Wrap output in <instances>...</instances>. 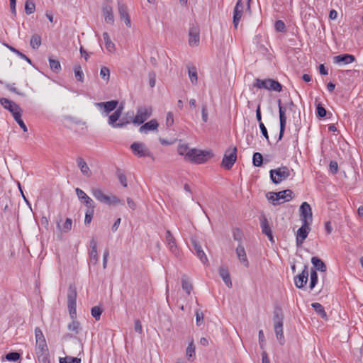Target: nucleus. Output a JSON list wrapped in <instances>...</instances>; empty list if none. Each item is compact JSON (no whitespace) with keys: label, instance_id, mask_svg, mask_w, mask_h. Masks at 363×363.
Wrapping results in <instances>:
<instances>
[{"label":"nucleus","instance_id":"nucleus-1","mask_svg":"<svg viewBox=\"0 0 363 363\" xmlns=\"http://www.w3.org/2000/svg\"><path fill=\"white\" fill-rule=\"evenodd\" d=\"M77 292L75 286L69 285L67 291V308L69 313L72 319V322L68 324L67 328L69 330L74 332L75 334H79L81 330V325L79 321L77 320Z\"/></svg>","mask_w":363,"mask_h":363},{"label":"nucleus","instance_id":"nucleus-2","mask_svg":"<svg viewBox=\"0 0 363 363\" xmlns=\"http://www.w3.org/2000/svg\"><path fill=\"white\" fill-rule=\"evenodd\" d=\"M91 193L93 196L99 202L107 205H117L119 203L123 204V202L119 199L116 196H108L104 194L101 189L98 188H91Z\"/></svg>","mask_w":363,"mask_h":363},{"label":"nucleus","instance_id":"nucleus-3","mask_svg":"<svg viewBox=\"0 0 363 363\" xmlns=\"http://www.w3.org/2000/svg\"><path fill=\"white\" fill-rule=\"evenodd\" d=\"M254 86L257 89H264L269 91H274L277 92H281L282 91V85L278 81L272 79H257L254 84Z\"/></svg>","mask_w":363,"mask_h":363},{"label":"nucleus","instance_id":"nucleus-4","mask_svg":"<svg viewBox=\"0 0 363 363\" xmlns=\"http://www.w3.org/2000/svg\"><path fill=\"white\" fill-rule=\"evenodd\" d=\"M270 178L275 184H280L282 181L286 180L291 175V171L286 166H281L277 169L269 171Z\"/></svg>","mask_w":363,"mask_h":363},{"label":"nucleus","instance_id":"nucleus-5","mask_svg":"<svg viewBox=\"0 0 363 363\" xmlns=\"http://www.w3.org/2000/svg\"><path fill=\"white\" fill-rule=\"evenodd\" d=\"M211 156L209 151L198 150L196 149L189 150L186 154V158L193 162L201 164L206 162Z\"/></svg>","mask_w":363,"mask_h":363},{"label":"nucleus","instance_id":"nucleus-6","mask_svg":"<svg viewBox=\"0 0 363 363\" xmlns=\"http://www.w3.org/2000/svg\"><path fill=\"white\" fill-rule=\"evenodd\" d=\"M237 151L238 149L236 147H233L232 148H229L226 150L225 152L221 165L225 169H230L235 162L237 160Z\"/></svg>","mask_w":363,"mask_h":363},{"label":"nucleus","instance_id":"nucleus-7","mask_svg":"<svg viewBox=\"0 0 363 363\" xmlns=\"http://www.w3.org/2000/svg\"><path fill=\"white\" fill-rule=\"evenodd\" d=\"M152 115V108L150 107H139L137 113L132 119V122L135 125H140L143 123Z\"/></svg>","mask_w":363,"mask_h":363},{"label":"nucleus","instance_id":"nucleus-8","mask_svg":"<svg viewBox=\"0 0 363 363\" xmlns=\"http://www.w3.org/2000/svg\"><path fill=\"white\" fill-rule=\"evenodd\" d=\"M123 106H119L111 115L108 117V123L114 128H123L126 124L129 123V121H124V118H122L120 123H116L122 114Z\"/></svg>","mask_w":363,"mask_h":363},{"label":"nucleus","instance_id":"nucleus-9","mask_svg":"<svg viewBox=\"0 0 363 363\" xmlns=\"http://www.w3.org/2000/svg\"><path fill=\"white\" fill-rule=\"evenodd\" d=\"M130 149L135 155L139 157H151L152 153L143 143L135 142L130 145Z\"/></svg>","mask_w":363,"mask_h":363},{"label":"nucleus","instance_id":"nucleus-10","mask_svg":"<svg viewBox=\"0 0 363 363\" xmlns=\"http://www.w3.org/2000/svg\"><path fill=\"white\" fill-rule=\"evenodd\" d=\"M189 44L191 47L198 46L200 42V28L197 25H192L189 31Z\"/></svg>","mask_w":363,"mask_h":363},{"label":"nucleus","instance_id":"nucleus-11","mask_svg":"<svg viewBox=\"0 0 363 363\" xmlns=\"http://www.w3.org/2000/svg\"><path fill=\"white\" fill-rule=\"evenodd\" d=\"M300 216L303 223H310L312 222V209L307 202H303L300 206Z\"/></svg>","mask_w":363,"mask_h":363},{"label":"nucleus","instance_id":"nucleus-12","mask_svg":"<svg viewBox=\"0 0 363 363\" xmlns=\"http://www.w3.org/2000/svg\"><path fill=\"white\" fill-rule=\"evenodd\" d=\"M279 106V114L280 121V131L279 135V140H281L284 134L286 124V108L281 105V99L278 100Z\"/></svg>","mask_w":363,"mask_h":363},{"label":"nucleus","instance_id":"nucleus-13","mask_svg":"<svg viewBox=\"0 0 363 363\" xmlns=\"http://www.w3.org/2000/svg\"><path fill=\"white\" fill-rule=\"evenodd\" d=\"M191 242L193 246V250L195 252V254L201 262L203 264L208 262V258L203 252L201 244L194 238H191Z\"/></svg>","mask_w":363,"mask_h":363},{"label":"nucleus","instance_id":"nucleus-14","mask_svg":"<svg viewBox=\"0 0 363 363\" xmlns=\"http://www.w3.org/2000/svg\"><path fill=\"white\" fill-rule=\"evenodd\" d=\"M309 225L310 223L305 224V223H303L302 226L297 230L296 238L297 246L301 245L305 239L307 238L310 231Z\"/></svg>","mask_w":363,"mask_h":363},{"label":"nucleus","instance_id":"nucleus-15","mask_svg":"<svg viewBox=\"0 0 363 363\" xmlns=\"http://www.w3.org/2000/svg\"><path fill=\"white\" fill-rule=\"evenodd\" d=\"M308 279V268L307 265L304 266L302 272L294 277V284L298 289L303 288Z\"/></svg>","mask_w":363,"mask_h":363},{"label":"nucleus","instance_id":"nucleus-16","mask_svg":"<svg viewBox=\"0 0 363 363\" xmlns=\"http://www.w3.org/2000/svg\"><path fill=\"white\" fill-rule=\"evenodd\" d=\"M76 194L79 199L86 206L87 208H95L94 201L81 189H75Z\"/></svg>","mask_w":363,"mask_h":363},{"label":"nucleus","instance_id":"nucleus-17","mask_svg":"<svg viewBox=\"0 0 363 363\" xmlns=\"http://www.w3.org/2000/svg\"><path fill=\"white\" fill-rule=\"evenodd\" d=\"M333 62L337 65H348L356 60L355 57L350 54H342L333 57Z\"/></svg>","mask_w":363,"mask_h":363},{"label":"nucleus","instance_id":"nucleus-18","mask_svg":"<svg viewBox=\"0 0 363 363\" xmlns=\"http://www.w3.org/2000/svg\"><path fill=\"white\" fill-rule=\"evenodd\" d=\"M166 242L169 247V250L176 256L179 255V250L176 243V240L171 231L167 230L166 231Z\"/></svg>","mask_w":363,"mask_h":363},{"label":"nucleus","instance_id":"nucleus-19","mask_svg":"<svg viewBox=\"0 0 363 363\" xmlns=\"http://www.w3.org/2000/svg\"><path fill=\"white\" fill-rule=\"evenodd\" d=\"M118 101L111 100L106 102H98L95 104V106L99 108H104V111L106 115L115 110L118 106Z\"/></svg>","mask_w":363,"mask_h":363},{"label":"nucleus","instance_id":"nucleus-20","mask_svg":"<svg viewBox=\"0 0 363 363\" xmlns=\"http://www.w3.org/2000/svg\"><path fill=\"white\" fill-rule=\"evenodd\" d=\"M244 4L240 1H238L233 11V25L236 28L239 24L240 20L242 16Z\"/></svg>","mask_w":363,"mask_h":363},{"label":"nucleus","instance_id":"nucleus-21","mask_svg":"<svg viewBox=\"0 0 363 363\" xmlns=\"http://www.w3.org/2000/svg\"><path fill=\"white\" fill-rule=\"evenodd\" d=\"M118 13L121 18L125 21V25L130 28L131 26L130 18L128 13L127 6L123 3L118 2Z\"/></svg>","mask_w":363,"mask_h":363},{"label":"nucleus","instance_id":"nucleus-22","mask_svg":"<svg viewBox=\"0 0 363 363\" xmlns=\"http://www.w3.org/2000/svg\"><path fill=\"white\" fill-rule=\"evenodd\" d=\"M159 123L155 119H152L145 124L142 125L139 131L143 133H147L149 131L155 130L157 129Z\"/></svg>","mask_w":363,"mask_h":363},{"label":"nucleus","instance_id":"nucleus-23","mask_svg":"<svg viewBox=\"0 0 363 363\" xmlns=\"http://www.w3.org/2000/svg\"><path fill=\"white\" fill-rule=\"evenodd\" d=\"M236 254L240 262L246 267H249V262L247 258L245 250L241 244H239L236 248Z\"/></svg>","mask_w":363,"mask_h":363},{"label":"nucleus","instance_id":"nucleus-24","mask_svg":"<svg viewBox=\"0 0 363 363\" xmlns=\"http://www.w3.org/2000/svg\"><path fill=\"white\" fill-rule=\"evenodd\" d=\"M284 315L280 307H276L273 312L274 327L283 326Z\"/></svg>","mask_w":363,"mask_h":363},{"label":"nucleus","instance_id":"nucleus-25","mask_svg":"<svg viewBox=\"0 0 363 363\" xmlns=\"http://www.w3.org/2000/svg\"><path fill=\"white\" fill-rule=\"evenodd\" d=\"M276 195V199L277 201L283 200L284 201H289L293 198V191L290 189H286L274 194Z\"/></svg>","mask_w":363,"mask_h":363},{"label":"nucleus","instance_id":"nucleus-26","mask_svg":"<svg viewBox=\"0 0 363 363\" xmlns=\"http://www.w3.org/2000/svg\"><path fill=\"white\" fill-rule=\"evenodd\" d=\"M260 225H261L262 233L264 234L265 235H267L269 240L273 241L272 230L269 227L268 220L265 217H263L261 219Z\"/></svg>","mask_w":363,"mask_h":363},{"label":"nucleus","instance_id":"nucleus-27","mask_svg":"<svg viewBox=\"0 0 363 363\" xmlns=\"http://www.w3.org/2000/svg\"><path fill=\"white\" fill-rule=\"evenodd\" d=\"M0 104L4 106V108L8 111H9L11 113L13 111H16L18 109V105L16 104L13 101H11L6 98H1L0 99Z\"/></svg>","mask_w":363,"mask_h":363},{"label":"nucleus","instance_id":"nucleus-28","mask_svg":"<svg viewBox=\"0 0 363 363\" xmlns=\"http://www.w3.org/2000/svg\"><path fill=\"white\" fill-rule=\"evenodd\" d=\"M103 13H104L105 21L107 23L113 24L114 22V16H113V10H112L111 6L109 5L104 6Z\"/></svg>","mask_w":363,"mask_h":363},{"label":"nucleus","instance_id":"nucleus-29","mask_svg":"<svg viewBox=\"0 0 363 363\" xmlns=\"http://www.w3.org/2000/svg\"><path fill=\"white\" fill-rule=\"evenodd\" d=\"M219 275L222 277L224 283L229 288L232 287V281L228 269L226 267H220L218 270Z\"/></svg>","mask_w":363,"mask_h":363},{"label":"nucleus","instance_id":"nucleus-30","mask_svg":"<svg viewBox=\"0 0 363 363\" xmlns=\"http://www.w3.org/2000/svg\"><path fill=\"white\" fill-rule=\"evenodd\" d=\"M77 165H78L79 168L80 169L82 173L84 176L88 177L91 176L89 167L83 158L78 157L77 159Z\"/></svg>","mask_w":363,"mask_h":363},{"label":"nucleus","instance_id":"nucleus-31","mask_svg":"<svg viewBox=\"0 0 363 363\" xmlns=\"http://www.w3.org/2000/svg\"><path fill=\"white\" fill-rule=\"evenodd\" d=\"M311 263L315 268L314 270H319L323 272L326 271V265L319 257H313L311 258Z\"/></svg>","mask_w":363,"mask_h":363},{"label":"nucleus","instance_id":"nucleus-32","mask_svg":"<svg viewBox=\"0 0 363 363\" xmlns=\"http://www.w3.org/2000/svg\"><path fill=\"white\" fill-rule=\"evenodd\" d=\"M188 68V74L189 77L190 79L191 82L193 84H196L198 82V74H197V69L195 66H187Z\"/></svg>","mask_w":363,"mask_h":363},{"label":"nucleus","instance_id":"nucleus-33","mask_svg":"<svg viewBox=\"0 0 363 363\" xmlns=\"http://www.w3.org/2000/svg\"><path fill=\"white\" fill-rule=\"evenodd\" d=\"M48 352V345L46 341L36 342L35 345V353L36 354H44Z\"/></svg>","mask_w":363,"mask_h":363},{"label":"nucleus","instance_id":"nucleus-34","mask_svg":"<svg viewBox=\"0 0 363 363\" xmlns=\"http://www.w3.org/2000/svg\"><path fill=\"white\" fill-rule=\"evenodd\" d=\"M274 332L277 336V339L280 345H283L285 343V339L283 332V326L274 327Z\"/></svg>","mask_w":363,"mask_h":363},{"label":"nucleus","instance_id":"nucleus-35","mask_svg":"<svg viewBox=\"0 0 363 363\" xmlns=\"http://www.w3.org/2000/svg\"><path fill=\"white\" fill-rule=\"evenodd\" d=\"M103 38L105 41L106 48L111 52L115 50V45L111 40L108 33L105 32L103 33Z\"/></svg>","mask_w":363,"mask_h":363},{"label":"nucleus","instance_id":"nucleus-36","mask_svg":"<svg viewBox=\"0 0 363 363\" xmlns=\"http://www.w3.org/2000/svg\"><path fill=\"white\" fill-rule=\"evenodd\" d=\"M311 306L315 311L323 318H327L326 312L324 310L323 306L319 303H313Z\"/></svg>","mask_w":363,"mask_h":363},{"label":"nucleus","instance_id":"nucleus-37","mask_svg":"<svg viewBox=\"0 0 363 363\" xmlns=\"http://www.w3.org/2000/svg\"><path fill=\"white\" fill-rule=\"evenodd\" d=\"M182 287L183 290L187 293V294L189 295L191 294L192 290V285L186 275H184L182 278Z\"/></svg>","mask_w":363,"mask_h":363},{"label":"nucleus","instance_id":"nucleus-38","mask_svg":"<svg viewBox=\"0 0 363 363\" xmlns=\"http://www.w3.org/2000/svg\"><path fill=\"white\" fill-rule=\"evenodd\" d=\"M30 44L33 49H38L41 45L40 36L38 34L33 35L30 39Z\"/></svg>","mask_w":363,"mask_h":363},{"label":"nucleus","instance_id":"nucleus-39","mask_svg":"<svg viewBox=\"0 0 363 363\" xmlns=\"http://www.w3.org/2000/svg\"><path fill=\"white\" fill-rule=\"evenodd\" d=\"M49 64L50 69L55 73H58L61 70V65L58 60L50 57Z\"/></svg>","mask_w":363,"mask_h":363},{"label":"nucleus","instance_id":"nucleus-40","mask_svg":"<svg viewBox=\"0 0 363 363\" xmlns=\"http://www.w3.org/2000/svg\"><path fill=\"white\" fill-rule=\"evenodd\" d=\"M186 353L189 360L191 359H192L193 360L195 358V345L194 344L193 340L189 344L186 348Z\"/></svg>","mask_w":363,"mask_h":363},{"label":"nucleus","instance_id":"nucleus-41","mask_svg":"<svg viewBox=\"0 0 363 363\" xmlns=\"http://www.w3.org/2000/svg\"><path fill=\"white\" fill-rule=\"evenodd\" d=\"M318 282V274L315 270L311 269L310 274V284L309 288L312 290Z\"/></svg>","mask_w":363,"mask_h":363},{"label":"nucleus","instance_id":"nucleus-42","mask_svg":"<svg viewBox=\"0 0 363 363\" xmlns=\"http://www.w3.org/2000/svg\"><path fill=\"white\" fill-rule=\"evenodd\" d=\"M253 165L255 167H261L263 163V157L261 153L255 152L252 158Z\"/></svg>","mask_w":363,"mask_h":363},{"label":"nucleus","instance_id":"nucleus-43","mask_svg":"<svg viewBox=\"0 0 363 363\" xmlns=\"http://www.w3.org/2000/svg\"><path fill=\"white\" fill-rule=\"evenodd\" d=\"M102 312L103 309L98 306H94L91 309V314L96 320H99L100 319Z\"/></svg>","mask_w":363,"mask_h":363},{"label":"nucleus","instance_id":"nucleus-44","mask_svg":"<svg viewBox=\"0 0 363 363\" xmlns=\"http://www.w3.org/2000/svg\"><path fill=\"white\" fill-rule=\"evenodd\" d=\"M35 5L33 1L27 0L25 4V11L26 14L30 15L34 13Z\"/></svg>","mask_w":363,"mask_h":363},{"label":"nucleus","instance_id":"nucleus-45","mask_svg":"<svg viewBox=\"0 0 363 363\" xmlns=\"http://www.w3.org/2000/svg\"><path fill=\"white\" fill-rule=\"evenodd\" d=\"M75 78L81 82H84V73L80 65H76L74 68Z\"/></svg>","mask_w":363,"mask_h":363},{"label":"nucleus","instance_id":"nucleus-46","mask_svg":"<svg viewBox=\"0 0 363 363\" xmlns=\"http://www.w3.org/2000/svg\"><path fill=\"white\" fill-rule=\"evenodd\" d=\"M8 48L11 51L13 52V53L16 54L18 56H19L21 59L26 60V62H28L29 64H31V60L30 58H28L26 55H24L23 53H22L21 52H20L18 50L16 49L15 48L12 47V46H10V45H7Z\"/></svg>","mask_w":363,"mask_h":363},{"label":"nucleus","instance_id":"nucleus-47","mask_svg":"<svg viewBox=\"0 0 363 363\" xmlns=\"http://www.w3.org/2000/svg\"><path fill=\"white\" fill-rule=\"evenodd\" d=\"M60 363H81V359L71 356H67L64 358H60Z\"/></svg>","mask_w":363,"mask_h":363},{"label":"nucleus","instance_id":"nucleus-48","mask_svg":"<svg viewBox=\"0 0 363 363\" xmlns=\"http://www.w3.org/2000/svg\"><path fill=\"white\" fill-rule=\"evenodd\" d=\"M100 76L101 77L108 82L110 78V70L106 67H102L100 70Z\"/></svg>","mask_w":363,"mask_h":363},{"label":"nucleus","instance_id":"nucleus-49","mask_svg":"<svg viewBox=\"0 0 363 363\" xmlns=\"http://www.w3.org/2000/svg\"><path fill=\"white\" fill-rule=\"evenodd\" d=\"M20 357L21 354L17 352H12L6 354V359L9 362H16Z\"/></svg>","mask_w":363,"mask_h":363},{"label":"nucleus","instance_id":"nucleus-50","mask_svg":"<svg viewBox=\"0 0 363 363\" xmlns=\"http://www.w3.org/2000/svg\"><path fill=\"white\" fill-rule=\"evenodd\" d=\"M94 213V208H87L85 213L84 223L88 225L91 223Z\"/></svg>","mask_w":363,"mask_h":363},{"label":"nucleus","instance_id":"nucleus-51","mask_svg":"<svg viewBox=\"0 0 363 363\" xmlns=\"http://www.w3.org/2000/svg\"><path fill=\"white\" fill-rule=\"evenodd\" d=\"M98 262V254L97 250H91L89 252V263L91 264H96Z\"/></svg>","mask_w":363,"mask_h":363},{"label":"nucleus","instance_id":"nucleus-52","mask_svg":"<svg viewBox=\"0 0 363 363\" xmlns=\"http://www.w3.org/2000/svg\"><path fill=\"white\" fill-rule=\"evenodd\" d=\"M36 355L40 363H50L49 352Z\"/></svg>","mask_w":363,"mask_h":363},{"label":"nucleus","instance_id":"nucleus-53","mask_svg":"<svg viewBox=\"0 0 363 363\" xmlns=\"http://www.w3.org/2000/svg\"><path fill=\"white\" fill-rule=\"evenodd\" d=\"M117 177H118V179L120 182V183L124 186V187H126L127 186V179H126V176L125 175V174L121 171V170H118L117 171Z\"/></svg>","mask_w":363,"mask_h":363},{"label":"nucleus","instance_id":"nucleus-54","mask_svg":"<svg viewBox=\"0 0 363 363\" xmlns=\"http://www.w3.org/2000/svg\"><path fill=\"white\" fill-rule=\"evenodd\" d=\"M275 29L278 32H284L286 31V26L283 21L277 20L275 22Z\"/></svg>","mask_w":363,"mask_h":363},{"label":"nucleus","instance_id":"nucleus-55","mask_svg":"<svg viewBox=\"0 0 363 363\" xmlns=\"http://www.w3.org/2000/svg\"><path fill=\"white\" fill-rule=\"evenodd\" d=\"M196 323L198 326L201 325L203 321V314L201 310H196L195 312Z\"/></svg>","mask_w":363,"mask_h":363},{"label":"nucleus","instance_id":"nucleus-56","mask_svg":"<svg viewBox=\"0 0 363 363\" xmlns=\"http://www.w3.org/2000/svg\"><path fill=\"white\" fill-rule=\"evenodd\" d=\"M326 110L320 104H318L316 106V114L320 118H323L326 116Z\"/></svg>","mask_w":363,"mask_h":363},{"label":"nucleus","instance_id":"nucleus-57","mask_svg":"<svg viewBox=\"0 0 363 363\" xmlns=\"http://www.w3.org/2000/svg\"><path fill=\"white\" fill-rule=\"evenodd\" d=\"M35 341L36 342H40V340L41 341H45V337L43 335V333L42 330L39 328H35Z\"/></svg>","mask_w":363,"mask_h":363},{"label":"nucleus","instance_id":"nucleus-58","mask_svg":"<svg viewBox=\"0 0 363 363\" xmlns=\"http://www.w3.org/2000/svg\"><path fill=\"white\" fill-rule=\"evenodd\" d=\"M201 114H202V120L204 123H206L208 121V110H207V105L203 104L202 108H201Z\"/></svg>","mask_w":363,"mask_h":363},{"label":"nucleus","instance_id":"nucleus-59","mask_svg":"<svg viewBox=\"0 0 363 363\" xmlns=\"http://www.w3.org/2000/svg\"><path fill=\"white\" fill-rule=\"evenodd\" d=\"M259 126L261 133H262L263 136L267 139V140L268 142H269L268 132H267V130L265 125H264V123L262 122H260L259 124Z\"/></svg>","mask_w":363,"mask_h":363},{"label":"nucleus","instance_id":"nucleus-60","mask_svg":"<svg viewBox=\"0 0 363 363\" xmlns=\"http://www.w3.org/2000/svg\"><path fill=\"white\" fill-rule=\"evenodd\" d=\"M72 225V220L71 218H67L63 225V230L67 232L71 230Z\"/></svg>","mask_w":363,"mask_h":363},{"label":"nucleus","instance_id":"nucleus-61","mask_svg":"<svg viewBox=\"0 0 363 363\" xmlns=\"http://www.w3.org/2000/svg\"><path fill=\"white\" fill-rule=\"evenodd\" d=\"M330 171L333 173V174H336L337 170H338V164H337V162H335V161H331L330 162Z\"/></svg>","mask_w":363,"mask_h":363},{"label":"nucleus","instance_id":"nucleus-62","mask_svg":"<svg viewBox=\"0 0 363 363\" xmlns=\"http://www.w3.org/2000/svg\"><path fill=\"white\" fill-rule=\"evenodd\" d=\"M174 123V117L172 112H168L166 118V124L168 127L172 125Z\"/></svg>","mask_w":363,"mask_h":363},{"label":"nucleus","instance_id":"nucleus-63","mask_svg":"<svg viewBox=\"0 0 363 363\" xmlns=\"http://www.w3.org/2000/svg\"><path fill=\"white\" fill-rule=\"evenodd\" d=\"M242 237V233L240 229H235L233 232V238L235 240L239 242L241 241Z\"/></svg>","mask_w":363,"mask_h":363},{"label":"nucleus","instance_id":"nucleus-64","mask_svg":"<svg viewBox=\"0 0 363 363\" xmlns=\"http://www.w3.org/2000/svg\"><path fill=\"white\" fill-rule=\"evenodd\" d=\"M188 151V147L186 145H181L178 147V153L181 155L186 156Z\"/></svg>","mask_w":363,"mask_h":363}]
</instances>
